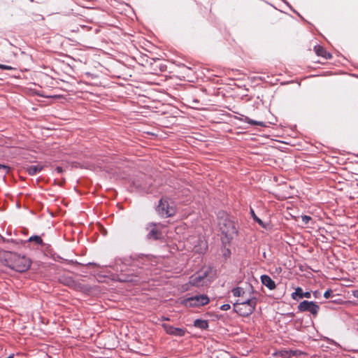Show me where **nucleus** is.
I'll return each mask as SVG.
<instances>
[{
	"mask_svg": "<svg viewBox=\"0 0 358 358\" xmlns=\"http://www.w3.org/2000/svg\"><path fill=\"white\" fill-rule=\"evenodd\" d=\"M313 294H314L315 297H316V296H317V292H314Z\"/></svg>",
	"mask_w": 358,
	"mask_h": 358,
	"instance_id": "37",
	"label": "nucleus"
},
{
	"mask_svg": "<svg viewBox=\"0 0 358 358\" xmlns=\"http://www.w3.org/2000/svg\"><path fill=\"white\" fill-rule=\"evenodd\" d=\"M311 219V217L306 215L301 216V220L305 224H307Z\"/></svg>",
	"mask_w": 358,
	"mask_h": 358,
	"instance_id": "25",
	"label": "nucleus"
},
{
	"mask_svg": "<svg viewBox=\"0 0 358 358\" xmlns=\"http://www.w3.org/2000/svg\"><path fill=\"white\" fill-rule=\"evenodd\" d=\"M87 265H94V266H96V263H94V262H89Z\"/></svg>",
	"mask_w": 358,
	"mask_h": 358,
	"instance_id": "34",
	"label": "nucleus"
},
{
	"mask_svg": "<svg viewBox=\"0 0 358 358\" xmlns=\"http://www.w3.org/2000/svg\"><path fill=\"white\" fill-rule=\"evenodd\" d=\"M49 349H50L49 346L48 348H46V350H49Z\"/></svg>",
	"mask_w": 358,
	"mask_h": 358,
	"instance_id": "44",
	"label": "nucleus"
},
{
	"mask_svg": "<svg viewBox=\"0 0 358 358\" xmlns=\"http://www.w3.org/2000/svg\"><path fill=\"white\" fill-rule=\"evenodd\" d=\"M46 358H50V357L48 356V353L46 352Z\"/></svg>",
	"mask_w": 358,
	"mask_h": 358,
	"instance_id": "41",
	"label": "nucleus"
},
{
	"mask_svg": "<svg viewBox=\"0 0 358 358\" xmlns=\"http://www.w3.org/2000/svg\"><path fill=\"white\" fill-rule=\"evenodd\" d=\"M43 166L41 164H32L27 168V172L29 175H35L43 169Z\"/></svg>",
	"mask_w": 358,
	"mask_h": 358,
	"instance_id": "17",
	"label": "nucleus"
},
{
	"mask_svg": "<svg viewBox=\"0 0 358 358\" xmlns=\"http://www.w3.org/2000/svg\"><path fill=\"white\" fill-rule=\"evenodd\" d=\"M9 169H10L8 166L0 164V172H1L2 173H7L9 171Z\"/></svg>",
	"mask_w": 358,
	"mask_h": 358,
	"instance_id": "24",
	"label": "nucleus"
},
{
	"mask_svg": "<svg viewBox=\"0 0 358 358\" xmlns=\"http://www.w3.org/2000/svg\"><path fill=\"white\" fill-rule=\"evenodd\" d=\"M134 186L135 187V188L140 191V192H144L145 191V187L143 186L141 184H140L138 182V181H134Z\"/></svg>",
	"mask_w": 358,
	"mask_h": 358,
	"instance_id": "23",
	"label": "nucleus"
},
{
	"mask_svg": "<svg viewBox=\"0 0 358 358\" xmlns=\"http://www.w3.org/2000/svg\"><path fill=\"white\" fill-rule=\"evenodd\" d=\"M333 291L331 289H328L324 293V297L326 299H329L332 296Z\"/></svg>",
	"mask_w": 358,
	"mask_h": 358,
	"instance_id": "26",
	"label": "nucleus"
},
{
	"mask_svg": "<svg viewBox=\"0 0 358 358\" xmlns=\"http://www.w3.org/2000/svg\"><path fill=\"white\" fill-rule=\"evenodd\" d=\"M21 244L24 247H28L32 249H38L39 246L43 245V239L38 236H32L26 241H20Z\"/></svg>",
	"mask_w": 358,
	"mask_h": 358,
	"instance_id": "9",
	"label": "nucleus"
},
{
	"mask_svg": "<svg viewBox=\"0 0 358 358\" xmlns=\"http://www.w3.org/2000/svg\"><path fill=\"white\" fill-rule=\"evenodd\" d=\"M352 295L355 298H358V289L352 291Z\"/></svg>",
	"mask_w": 358,
	"mask_h": 358,
	"instance_id": "29",
	"label": "nucleus"
},
{
	"mask_svg": "<svg viewBox=\"0 0 358 358\" xmlns=\"http://www.w3.org/2000/svg\"><path fill=\"white\" fill-rule=\"evenodd\" d=\"M48 226V229L50 230V231L48 232V234L50 235H52L53 238H57V236H59V234L57 231V229H55L53 228V222H50L49 220H48V223L46 224V226Z\"/></svg>",
	"mask_w": 358,
	"mask_h": 358,
	"instance_id": "20",
	"label": "nucleus"
},
{
	"mask_svg": "<svg viewBox=\"0 0 358 358\" xmlns=\"http://www.w3.org/2000/svg\"><path fill=\"white\" fill-rule=\"evenodd\" d=\"M231 292L233 295L236 297L241 296L244 293L243 289L239 287L234 288Z\"/></svg>",
	"mask_w": 358,
	"mask_h": 358,
	"instance_id": "22",
	"label": "nucleus"
},
{
	"mask_svg": "<svg viewBox=\"0 0 358 358\" xmlns=\"http://www.w3.org/2000/svg\"><path fill=\"white\" fill-rule=\"evenodd\" d=\"M194 326L201 329H207L208 328V323L207 320L196 319L194 322Z\"/></svg>",
	"mask_w": 358,
	"mask_h": 358,
	"instance_id": "18",
	"label": "nucleus"
},
{
	"mask_svg": "<svg viewBox=\"0 0 358 358\" xmlns=\"http://www.w3.org/2000/svg\"><path fill=\"white\" fill-rule=\"evenodd\" d=\"M250 212L251 217H252V219L254 220L255 222L258 223V224L260 225L262 228L267 229L266 224H265L260 218H259L256 215L253 208H250Z\"/></svg>",
	"mask_w": 358,
	"mask_h": 358,
	"instance_id": "19",
	"label": "nucleus"
},
{
	"mask_svg": "<svg viewBox=\"0 0 358 358\" xmlns=\"http://www.w3.org/2000/svg\"><path fill=\"white\" fill-rule=\"evenodd\" d=\"M45 97H46V99H50V98H59V96L46 94Z\"/></svg>",
	"mask_w": 358,
	"mask_h": 358,
	"instance_id": "28",
	"label": "nucleus"
},
{
	"mask_svg": "<svg viewBox=\"0 0 358 358\" xmlns=\"http://www.w3.org/2000/svg\"><path fill=\"white\" fill-rule=\"evenodd\" d=\"M240 120L247 122L252 125H258V126H261V127H266L265 122L252 120L245 115H242V117L240 118Z\"/></svg>",
	"mask_w": 358,
	"mask_h": 358,
	"instance_id": "16",
	"label": "nucleus"
},
{
	"mask_svg": "<svg viewBox=\"0 0 358 358\" xmlns=\"http://www.w3.org/2000/svg\"><path fill=\"white\" fill-rule=\"evenodd\" d=\"M156 210L162 217H169L175 214V208L170 206L168 201L164 199H160Z\"/></svg>",
	"mask_w": 358,
	"mask_h": 358,
	"instance_id": "7",
	"label": "nucleus"
},
{
	"mask_svg": "<svg viewBox=\"0 0 358 358\" xmlns=\"http://www.w3.org/2000/svg\"><path fill=\"white\" fill-rule=\"evenodd\" d=\"M47 264H48V267H50V265H52V264L51 262H48L46 261V268L48 267Z\"/></svg>",
	"mask_w": 358,
	"mask_h": 358,
	"instance_id": "33",
	"label": "nucleus"
},
{
	"mask_svg": "<svg viewBox=\"0 0 358 358\" xmlns=\"http://www.w3.org/2000/svg\"><path fill=\"white\" fill-rule=\"evenodd\" d=\"M49 255H50L52 259L55 262H66L67 264L73 263L72 260L69 261L67 259H63L62 257L57 255L52 254V252L48 249V246L46 244V257H48Z\"/></svg>",
	"mask_w": 358,
	"mask_h": 358,
	"instance_id": "15",
	"label": "nucleus"
},
{
	"mask_svg": "<svg viewBox=\"0 0 358 358\" xmlns=\"http://www.w3.org/2000/svg\"><path fill=\"white\" fill-rule=\"evenodd\" d=\"M164 320H169V318H167V317H164Z\"/></svg>",
	"mask_w": 358,
	"mask_h": 358,
	"instance_id": "40",
	"label": "nucleus"
},
{
	"mask_svg": "<svg viewBox=\"0 0 358 358\" xmlns=\"http://www.w3.org/2000/svg\"><path fill=\"white\" fill-rule=\"evenodd\" d=\"M311 297V293L310 292H303L302 288L298 287L295 289V292L292 294V299L294 300H298L299 299Z\"/></svg>",
	"mask_w": 358,
	"mask_h": 358,
	"instance_id": "12",
	"label": "nucleus"
},
{
	"mask_svg": "<svg viewBox=\"0 0 358 358\" xmlns=\"http://www.w3.org/2000/svg\"><path fill=\"white\" fill-rule=\"evenodd\" d=\"M4 264L15 271L24 272L29 268L31 262L25 256H20L13 252H6L4 254Z\"/></svg>",
	"mask_w": 358,
	"mask_h": 358,
	"instance_id": "2",
	"label": "nucleus"
},
{
	"mask_svg": "<svg viewBox=\"0 0 358 358\" xmlns=\"http://www.w3.org/2000/svg\"><path fill=\"white\" fill-rule=\"evenodd\" d=\"M48 79H50V80H52V78H48V76H46V80H48ZM45 83H48V80H45Z\"/></svg>",
	"mask_w": 358,
	"mask_h": 358,
	"instance_id": "35",
	"label": "nucleus"
},
{
	"mask_svg": "<svg viewBox=\"0 0 358 358\" xmlns=\"http://www.w3.org/2000/svg\"><path fill=\"white\" fill-rule=\"evenodd\" d=\"M0 69H10L11 68L10 66H6V65H0Z\"/></svg>",
	"mask_w": 358,
	"mask_h": 358,
	"instance_id": "32",
	"label": "nucleus"
},
{
	"mask_svg": "<svg viewBox=\"0 0 358 358\" xmlns=\"http://www.w3.org/2000/svg\"><path fill=\"white\" fill-rule=\"evenodd\" d=\"M210 301L206 294H196L187 297L182 301V304L186 307H200L208 304Z\"/></svg>",
	"mask_w": 358,
	"mask_h": 358,
	"instance_id": "5",
	"label": "nucleus"
},
{
	"mask_svg": "<svg viewBox=\"0 0 358 358\" xmlns=\"http://www.w3.org/2000/svg\"><path fill=\"white\" fill-rule=\"evenodd\" d=\"M162 327L168 334L174 336L182 337L185 336L186 332L185 329L183 328L174 327L168 324H163Z\"/></svg>",
	"mask_w": 358,
	"mask_h": 358,
	"instance_id": "10",
	"label": "nucleus"
},
{
	"mask_svg": "<svg viewBox=\"0 0 358 358\" xmlns=\"http://www.w3.org/2000/svg\"><path fill=\"white\" fill-rule=\"evenodd\" d=\"M261 282L270 290L274 289L276 287L274 280H273L271 278L267 275H262L261 276Z\"/></svg>",
	"mask_w": 358,
	"mask_h": 358,
	"instance_id": "13",
	"label": "nucleus"
},
{
	"mask_svg": "<svg viewBox=\"0 0 358 358\" xmlns=\"http://www.w3.org/2000/svg\"><path fill=\"white\" fill-rule=\"evenodd\" d=\"M155 223H150L148 225V229L149 230L147 238L148 239L158 240L161 238L162 233L157 229Z\"/></svg>",
	"mask_w": 358,
	"mask_h": 358,
	"instance_id": "11",
	"label": "nucleus"
},
{
	"mask_svg": "<svg viewBox=\"0 0 358 358\" xmlns=\"http://www.w3.org/2000/svg\"><path fill=\"white\" fill-rule=\"evenodd\" d=\"M210 269L208 268L206 270H201L199 272L194 273L189 277V283L191 285L196 287H203L207 285L206 278L208 275Z\"/></svg>",
	"mask_w": 358,
	"mask_h": 358,
	"instance_id": "6",
	"label": "nucleus"
},
{
	"mask_svg": "<svg viewBox=\"0 0 358 358\" xmlns=\"http://www.w3.org/2000/svg\"><path fill=\"white\" fill-rule=\"evenodd\" d=\"M313 294H314L315 297H316V296H317V292H314Z\"/></svg>",
	"mask_w": 358,
	"mask_h": 358,
	"instance_id": "36",
	"label": "nucleus"
},
{
	"mask_svg": "<svg viewBox=\"0 0 358 358\" xmlns=\"http://www.w3.org/2000/svg\"><path fill=\"white\" fill-rule=\"evenodd\" d=\"M331 57H332L331 54H330L329 52H327V54H325L324 58L326 59H331Z\"/></svg>",
	"mask_w": 358,
	"mask_h": 358,
	"instance_id": "31",
	"label": "nucleus"
},
{
	"mask_svg": "<svg viewBox=\"0 0 358 358\" xmlns=\"http://www.w3.org/2000/svg\"><path fill=\"white\" fill-rule=\"evenodd\" d=\"M50 213V216L51 217H52V213Z\"/></svg>",
	"mask_w": 358,
	"mask_h": 358,
	"instance_id": "42",
	"label": "nucleus"
},
{
	"mask_svg": "<svg viewBox=\"0 0 358 358\" xmlns=\"http://www.w3.org/2000/svg\"><path fill=\"white\" fill-rule=\"evenodd\" d=\"M230 308H231V306H230L229 304H228V303L223 304V305H222V306H220V309H221L222 310H224V311L228 310H229Z\"/></svg>",
	"mask_w": 358,
	"mask_h": 358,
	"instance_id": "27",
	"label": "nucleus"
},
{
	"mask_svg": "<svg viewBox=\"0 0 358 358\" xmlns=\"http://www.w3.org/2000/svg\"><path fill=\"white\" fill-rule=\"evenodd\" d=\"M357 205H358V201H357Z\"/></svg>",
	"mask_w": 358,
	"mask_h": 358,
	"instance_id": "45",
	"label": "nucleus"
},
{
	"mask_svg": "<svg viewBox=\"0 0 358 358\" xmlns=\"http://www.w3.org/2000/svg\"><path fill=\"white\" fill-rule=\"evenodd\" d=\"M55 171L58 173H61L63 172V169L62 167L61 166H57L56 169H55Z\"/></svg>",
	"mask_w": 358,
	"mask_h": 358,
	"instance_id": "30",
	"label": "nucleus"
},
{
	"mask_svg": "<svg viewBox=\"0 0 358 358\" xmlns=\"http://www.w3.org/2000/svg\"><path fill=\"white\" fill-rule=\"evenodd\" d=\"M314 50L317 56H321L322 57H324L325 54H327L325 49L320 45H315L314 47Z\"/></svg>",
	"mask_w": 358,
	"mask_h": 358,
	"instance_id": "21",
	"label": "nucleus"
},
{
	"mask_svg": "<svg viewBox=\"0 0 358 358\" xmlns=\"http://www.w3.org/2000/svg\"><path fill=\"white\" fill-rule=\"evenodd\" d=\"M283 2H285L287 5L289 6V3L286 1V0H282Z\"/></svg>",
	"mask_w": 358,
	"mask_h": 358,
	"instance_id": "38",
	"label": "nucleus"
},
{
	"mask_svg": "<svg viewBox=\"0 0 358 358\" xmlns=\"http://www.w3.org/2000/svg\"><path fill=\"white\" fill-rule=\"evenodd\" d=\"M300 312H309L313 315H317L320 306L314 301H303L298 306Z\"/></svg>",
	"mask_w": 358,
	"mask_h": 358,
	"instance_id": "8",
	"label": "nucleus"
},
{
	"mask_svg": "<svg viewBox=\"0 0 358 358\" xmlns=\"http://www.w3.org/2000/svg\"><path fill=\"white\" fill-rule=\"evenodd\" d=\"M218 225L220 230L225 238L229 241L238 233L236 225L231 217L224 211L217 213Z\"/></svg>",
	"mask_w": 358,
	"mask_h": 358,
	"instance_id": "3",
	"label": "nucleus"
},
{
	"mask_svg": "<svg viewBox=\"0 0 358 358\" xmlns=\"http://www.w3.org/2000/svg\"><path fill=\"white\" fill-rule=\"evenodd\" d=\"M50 129L49 127H46V130H50Z\"/></svg>",
	"mask_w": 358,
	"mask_h": 358,
	"instance_id": "43",
	"label": "nucleus"
},
{
	"mask_svg": "<svg viewBox=\"0 0 358 358\" xmlns=\"http://www.w3.org/2000/svg\"><path fill=\"white\" fill-rule=\"evenodd\" d=\"M130 259L131 263L125 262V264L130 266L127 273H120L117 277L118 280L120 282H131L135 284L145 280L148 271L152 265L151 257L141 254L132 255Z\"/></svg>",
	"mask_w": 358,
	"mask_h": 358,
	"instance_id": "1",
	"label": "nucleus"
},
{
	"mask_svg": "<svg viewBox=\"0 0 358 358\" xmlns=\"http://www.w3.org/2000/svg\"><path fill=\"white\" fill-rule=\"evenodd\" d=\"M257 304L255 298L248 299L245 301L238 300L234 304V311L242 317H248L251 315Z\"/></svg>",
	"mask_w": 358,
	"mask_h": 358,
	"instance_id": "4",
	"label": "nucleus"
},
{
	"mask_svg": "<svg viewBox=\"0 0 358 358\" xmlns=\"http://www.w3.org/2000/svg\"><path fill=\"white\" fill-rule=\"evenodd\" d=\"M7 358H13V355H10V356H9V357H7Z\"/></svg>",
	"mask_w": 358,
	"mask_h": 358,
	"instance_id": "39",
	"label": "nucleus"
},
{
	"mask_svg": "<svg viewBox=\"0 0 358 358\" xmlns=\"http://www.w3.org/2000/svg\"><path fill=\"white\" fill-rule=\"evenodd\" d=\"M59 281L62 284H64L69 287H76V282L71 276L62 275L60 277Z\"/></svg>",
	"mask_w": 358,
	"mask_h": 358,
	"instance_id": "14",
	"label": "nucleus"
}]
</instances>
